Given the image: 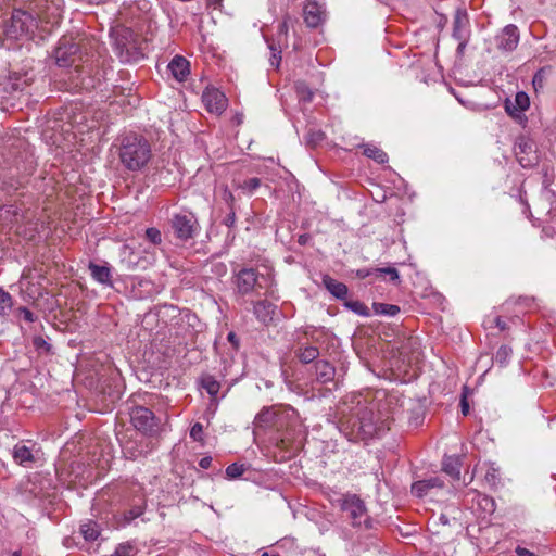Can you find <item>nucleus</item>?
<instances>
[{"instance_id":"f257e3e1","label":"nucleus","mask_w":556,"mask_h":556,"mask_svg":"<svg viewBox=\"0 0 556 556\" xmlns=\"http://www.w3.org/2000/svg\"><path fill=\"white\" fill-rule=\"evenodd\" d=\"M393 397L367 402L357 396L351 405L340 408L339 430L351 442L366 441L389 429Z\"/></svg>"},{"instance_id":"f03ea898","label":"nucleus","mask_w":556,"mask_h":556,"mask_svg":"<svg viewBox=\"0 0 556 556\" xmlns=\"http://www.w3.org/2000/svg\"><path fill=\"white\" fill-rule=\"evenodd\" d=\"M41 0H35L26 9H14L10 21L4 26L8 39H28L38 27V21L45 20Z\"/></svg>"},{"instance_id":"7ed1b4c3","label":"nucleus","mask_w":556,"mask_h":556,"mask_svg":"<svg viewBox=\"0 0 556 556\" xmlns=\"http://www.w3.org/2000/svg\"><path fill=\"white\" fill-rule=\"evenodd\" d=\"M119 159L127 169L139 170L151 159L150 143L143 137L127 135L122 139Z\"/></svg>"},{"instance_id":"20e7f679","label":"nucleus","mask_w":556,"mask_h":556,"mask_svg":"<svg viewBox=\"0 0 556 556\" xmlns=\"http://www.w3.org/2000/svg\"><path fill=\"white\" fill-rule=\"evenodd\" d=\"M340 508L355 528H371L366 505L356 494H345L339 500Z\"/></svg>"},{"instance_id":"39448f33","label":"nucleus","mask_w":556,"mask_h":556,"mask_svg":"<svg viewBox=\"0 0 556 556\" xmlns=\"http://www.w3.org/2000/svg\"><path fill=\"white\" fill-rule=\"evenodd\" d=\"M170 226L176 238L181 241L194 238L200 229L197 217L190 212L175 214L172 217Z\"/></svg>"},{"instance_id":"423d86ee","label":"nucleus","mask_w":556,"mask_h":556,"mask_svg":"<svg viewBox=\"0 0 556 556\" xmlns=\"http://www.w3.org/2000/svg\"><path fill=\"white\" fill-rule=\"evenodd\" d=\"M295 416L292 408L267 407L262 409L255 417V424L258 427H275L281 429L287 419Z\"/></svg>"},{"instance_id":"0eeeda50","label":"nucleus","mask_w":556,"mask_h":556,"mask_svg":"<svg viewBox=\"0 0 556 556\" xmlns=\"http://www.w3.org/2000/svg\"><path fill=\"white\" fill-rule=\"evenodd\" d=\"M41 451L36 443L21 441L12 450L15 464L31 468L40 459Z\"/></svg>"},{"instance_id":"6e6552de","label":"nucleus","mask_w":556,"mask_h":556,"mask_svg":"<svg viewBox=\"0 0 556 556\" xmlns=\"http://www.w3.org/2000/svg\"><path fill=\"white\" fill-rule=\"evenodd\" d=\"M79 47L71 39L64 38L54 51L55 62L60 67L73 66L79 60Z\"/></svg>"},{"instance_id":"1a4fd4ad","label":"nucleus","mask_w":556,"mask_h":556,"mask_svg":"<svg viewBox=\"0 0 556 556\" xmlns=\"http://www.w3.org/2000/svg\"><path fill=\"white\" fill-rule=\"evenodd\" d=\"M134 427L144 434H152L156 429L155 416L144 406H137L130 413Z\"/></svg>"},{"instance_id":"9d476101","label":"nucleus","mask_w":556,"mask_h":556,"mask_svg":"<svg viewBox=\"0 0 556 556\" xmlns=\"http://www.w3.org/2000/svg\"><path fill=\"white\" fill-rule=\"evenodd\" d=\"M496 47L504 52L514 51L519 42V30L516 25L509 24L495 37Z\"/></svg>"},{"instance_id":"9b49d317","label":"nucleus","mask_w":556,"mask_h":556,"mask_svg":"<svg viewBox=\"0 0 556 556\" xmlns=\"http://www.w3.org/2000/svg\"><path fill=\"white\" fill-rule=\"evenodd\" d=\"M202 101L208 112L222 114L227 108V98L216 88H207L202 94Z\"/></svg>"},{"instance_id":"f8f14e48","label":"nucleus","mask_w":556,"mask_h":556,"mask_svg":"<svg viewBox=\"0 0 556 556\" xmlns=\"http://www.w3.org/2000/svg\"><path fill=\"white\" fill-rule=\"evenodd\" d=\"M325 9L317 0H306L303 8L304 22L308 27H318L325 21Z\"/></svg>"},{"instance_id":"ddd939ff","label":"nucleus","mask_w":556,"mask_h":556,"mask_svg":"<svg viewBox=\"0 0 556 556\" xmlns=\"http://www.w3.org/2000/svg\"><path fill=\"white\" fill-rule=\"evenodd\" d=\"M469 20L466 12L457 11L453 21V37L466 47L469 40Z\"/></svg>"},{"instance_id":"4468645a","label":"nucleus","mask_w":556,"mask_h":556,"mask_svg":"<svg viewBox=\"0 0 556 556\" xmlns=\"http://www.w3.org/2000/svg\"><path fill=\"white\" fill-rule=\"evenodd\" d=\"M532 152L533 143L526 138H519L515 144V154L522 167H529L536 161L535 156L530 155Z\"/></svg>"},{"instance_id":"2eb2a0df","label":"nucleus","mask_w":556,"mask_h":556,"mask_svg":"<svg viewBox=\"0 0 556 556\" xmlns=\"http://www.w3.org/2000/svg\"><path fill=\"white\" fill-rule=\"evenodd\" d=\"M257 283V273L252 268H245L237 275V288L241 294L250 293Z\"/></svg>"},{"instance_id":"dca6fc26","label":"nucleus","mask_w":556,"mask_h":556,"mask_svg":"<svg viewBox=\"0 0 556 556\" xmlns=\"http://www.w3.org/2000/svg\"><path fill=\"white\" fill-rule=\"evenodd\" d=\"M444 482L440 477H431L413 483L412 493L418 497L428 495L432 489L442 488Z\"/></svg>"},{"instance_id":"f3484780","label":"nucleus","mask_w":556,"mask_h":556,"mask_svg":"<svg viewBox=\"0 0 556 556\" xmlns=\"http://www.w3.org/2000/svg\"><path fill=\"white\" fill-rule=\"evenodd\" d=\"M189 62L184 56L176 55L168 64V70L172 73V75L176 78L178 81H184L187 79L190 70H189Z\"/></svg>"},{"instance_id":"a211bd4d","label":"nucleus","mask_w":556,"mask_h":556,"mask_svg":"<svg viewBox=\"0 0 556 556\" xmlns=\"http://www.w3.org/2000/svg\"><path fill=\"white\" fill-rule=\"evenodd\" d=\"M291 21V16L285 15L282 21L278 24L275 38L269 40V42H274L278 46V53H281L282 49L288 47V33Z\"/></svg>"},{"instance_id":"6ab92c4d","label":"nucleus","mask_w":556,"mask_h":556,"mask_svg":"<svg viewBox=\"0 0 556 556\" xmlns=\"http://www.w3.org/2000/svg\"><path fill=\"white\" fill-rule=\"evenodd\" d=\"M276 306L268 301H258L254 305V315L264 325L273 320Z\"/></svg>"},{"instance_id":"aec40b11","label":"nucleus","mask_w":556,"mask_h":556,"mask_svg":"<svg viewBox=\"0 0 556 556\" xmlns=\"http://www.w3.org/2000/svg\"><path fill=\"white\" fill-rule=\"evenodd\" d=\"M323 283L325 288L337 299L344 300L346 298L349 289L343 282H340L326 275L323 278Z\"/></svg>"},{"instance_id":"412c9836","label":"nucleus","mask_w":556,"mask_h":556,"mask_svg":"<svg viewBox=\"0 0 556 556\" xmlns=\"http://www.w3.org/2000/svg\"><path fill=\"white\" fill-rule=\"evenodd\" d=\"M91 277L99 283L105 286H112V274L109 266H101L94 263H90L88 266Z\"/></svg>"},{"instance_id":"4be33fe9","label":"nucleus","mask_w":556,"mask_h":556,"mask_svg":"<svg viewBox=\"0 0 556 556\" xmlns=\"http://www.w3.org/2000/svg\"><path fill=\"white\" fill-rule=\"evenodd\" d=\"M359 148L363 150L365 156L374 160L378 164H384L389 160L387 153L372 143H364L361 144Z\"/></svg>"},{"instance_id":"5701e85b","label":"nucleus","mask_w":556,"mask_h":556,"mask_svg":"<svg viewBox=\"0 0 556 556\" xmlns=\"http://www.w3.org/2000/svg\"><path fill=\"white\" fill-rule=\"evenodd\" d=\"M315 367H316V378L319 382L326 383V382L333 380L334 375H336V369L330 363H328L326 361H320V362L316 363Z\"/></svg>"},{"instance_id":"b1692460","label":"nucleus","mask_w":556,"mask_h":556,"mask_svg":"<svg viewBox=\"0 0 556 556\" xmlns=\"http://www.w3.org/2000/svg\"><path fill=\"white\" fill-rule=\"evenodd\" d=\"M462 463L458 457L447 456L443 460V470L455 480L460 479Z\"/></svg>"},{"instance_id":"393cba45","label":"nucleus","mask_w":556,"mask_h":556,"mask_svg":"<svg viewBox=\"0 0 556 556\" xmlns=\"http://www.w3.org/2000/svg\"><path fill=\"white\" fill-rule=\"evenodd\" d=\"M146 507L147 503L144 498L140 500L139 503L132 504L131 507L124 513L125 523H129L132 520L142 516L146 510Z\"/></svg>"},{"instance_id":"a878e982","label":"nucleus","mask_w":556,"mask_h":556,"mask_svg":"<svg viewBox=\"0 0 556 556\" xmlns=\"http://www.w3.org/2000/svg\"><path fill=\"white\" fill-rule=\"evenodd\" d=\"M80 533L86 541H96L100 535V527L97 522L89 520L80 526Z\"/></svg>"},{"instance_id":"bb28decb","label":"nucleus","mask_w":556,"mask_h":556,"mask_svg":"<svg viewBox=\"0 0 556 556\" xmlns=\"http://www.w3.org/2000/svg\"><path fill=\"white\" fill-rule=\"evenodd\" d=\"M202 388L212 396V400L215 399L220 389V383L212 376H205L201 381Z\"/></svg>"},{"instance_id":"cd10ccee","label":"nucleus","mask_w":556,"mask_h":556,"mask_svg":"<svg viewBox=\"0 0 556 556\" xmlns=\"http://www.w3.org/2000/svg\"><path fill=\"white\" fill-rule=\"evenodd\" d=\"M298 356L301 362L308 364L319 356V350L316 346L307 345L299 350Z\"/></svg>"},{"instance_id":"c85d7f7f","label":"nucleus","mask_w":556,"mask_h":556,"mask_svg":"<svg viewBox=\"0 0 556 556\" xmlns=\"http://www.w3.org/2000/svg\"><path fill=\"white\" fill-rule=\"evenodd\" d=\"M372 307L378 315L395 316L400 312V307L393 304L374 303Z\"/></svg>"},{"instance_id":"c756f323","label":"nucleus","mask_w":556,"mask_h":556,"mask_svg":"<svg viewBox=\"0 0 556 556\" xmlns=\"http://www.w3.org/2000/svg\"><path fill=\"white\" fill-rule=\"evenodd\" d=\"M137 552L138 551L134 544L125 542L118 544L111 556H136Z\"/></svg>"},{"instance_id":"7c9ffc66","label":"nucleus","mask_w":556,"mask_h":556,"mask_svg":"<svg viewBox=\"0 0 556 556\" xmlns=\"http://www.w3.org/2000/svg\"><path fill=\"white\" fill-rule=\"evenodd\" d=\"M13 301L10 293L0 289V317L7 315L8 311L11 309Z\"/></svg>"},{"instance_id":"2f4dec72","label":"nucleus","mask_w":556,"mask_h":556,"mask_svg":"<svg viewBox=\"0 0 556 556\" xmlns=\"http://www.w3.org/2000/svg\"><path fill=\"white\" fill-rule=\"evenodd\" d=\"M344 305L359 316H369L368 307L361 301H346Z\"/></svg>"},{"instance_id":"473e14b6","label":"nucleus","mask_w":556,"mask_h":556,"mask_svg":"<svg viewBox=\"0 0 556 556\" xmlns=\"http://www.w3.org/2000/svg\"><path fill=\"white\" fill-rule=\"evenodd\" d=\"M33 345L39 353L49 354L51 353V344L41 336H36L33 339Z\"/></svg>"},{"instance_id":"72a5a7b5","label":"nucleus","mask_w":556,"mask_h":556,"mask_svg":"<svg viewBox=\"0 0 556 556\" xmlns=\"http://www.w3.org/2000/svg\"><path fill=\"white\" fill-rule=\"evenodd\" d=\"M123 453L127 458L136 459L143 454V448L135 447L132 442H126L123 445Z\"/></svg>"},{"instance_id":"f704fd0d","label":"nucleus","mask_w":556,"mask_h":556,"mask_svg":"<svg viewBox=\"0 0 556 556\" xmlns=\"http://www.w3.org/2000/svg\"><path fill=\"white\" fill-rule=\"evenodd\" d=\"M261 186V180L256 177L249 178L239 185L245 193L252 194Z\"/></svg>"},{"instance_id":"c9c22d12","label":"nucleus","mask_w":556,"mask_h":556,"mask_svg":"<svg viewBox=\"0 0 556 556\" xmlns=\"http://www.w3.org/2000/svg\"><path fill=\"white\" fill-rule=\"evenodd\" d=\"M244 472V466L241 464L233 463L226 468V475L228 478L236 479L242 476Z\"/></svg>"},{"instance_id":"e433bc0d","label":"nucleus","mask_w":556,"mask_h":556,"mask_svg":"<svg viewBox=\"0 0 556 556\" xmlns=\"http://www.w3.org/2000/svg\"><path fill=\"white\" fill-rule=\"evenodd\" d=\"M146 237H147V239H148L151 243H153V244H155V245L161 244V242H162V235H161V231H160L159 229H156V228H153V227L148 228V229L146 230Z\"/></svg>"},{"instance_id":"4c0bfd02","label":"nucleus","mask_w":556,"mask_h":556,"mask_svg":"<svg viewBox=\"0 0 556 556\" xmlns=\"http://www.w3.org/2000/svg\"><path fill=\"white\" fill-rule=\"evenodd\" d=\"M190 438L195 442H203V426L195 422L190 429Z\"/></svg>"},{"instance_id":"58836bf2","label":"nucleus","mask_w":556,"mask_h":556,"mask_svg":"<svg viewBox=\"0 0 556 556\" xmlns=\"http://www.w3.org/2000/svg\"><path fill=\"white\" fill-rule=\"evenodd\" d=\"M42 291H43V287L41 286L40 282L33 283L31 281H29L28 285L26 286V292L33 299L34 298H38L39 295H41Z\"/></svg>"},{"instance_id":"ea45409f","label":"nucleus","mask_w":556,"mask_h":556,"mask_svg":"<svg viewBox=\"0 0 556 556\" xmlns=\"http://www.w3.org/2000/svg\"><path fill=\"white\" fill-rule=\"evenodd\" d=\"M510 353H511V349L509 346L502 345L495 354L496 362L504 364L506 362V359L510 356Z\"/></svg>"},{"instance_id":"a19ab883","label":"nucleus","mask_w":556,"mask_h":556,"mask_svg":"<svg viewBox=\"0 0 556 556\" xmlns=\"http://www.w3.org/2000/svg\"><path fill=\"white\" fill-rule=\"evenodd\" d=\"M515 102L519 110L525 111L529 108V97L525 92H518L515 97Z\"/></svg>"},{"instance_id":"79ce46f5","label":"nucleus","mask_w":556,"mask_h":556,"mask_svg":"<svg viewBox=\"0 0 556 556\" xmlns=\"http://www.w3.org/2000/svg\"><path fill=\"white\" fill-rule=\"evenodd\" d=\"M376 273L388 276L391 281L399 280V271L394 267L377 268Z\"/></svg>"},{"instance_id":"37998d69","label":"nucleus","mask_w":556,"mask_h":556,"mask_svg":"<svg viewBox=\"0 0 556 556\" xmlns=\"http://www.w3.org/2000/svg\"><path fill=\"white\" fill-rule=\"evenodd\" d=\"M269 49L271 50L270 64L274 66H278L281 60L280 53H278V46L274 42H269V39H266Z\"/></svg>"},{"instance_id":"c03bdc74","label":"nucleus","mask_w":556,"mask_h":556,"mask_svg":"<svg viewBox=\"0 0 556 556\" xmlns=\"http://www.w3.org/2000/svg\"><path fill=\"white\" fill-rule=\"evenodd\" d=\"M485 480L489 483L496 484L500 481L498 469L490 467L485 473Z\"/></svg>"},{"instance_id":"a18cd8bd","label":"nucleus","mask_w":556,"mask_h":556,"mask_svg":"<svg viewBox=\"0 0 556 556\" xmlns=\"http://www.w3.org/2000/svg\"><path fill=\"white\" fill-rule=\"evenodd\" d=\"M476 496L478 498V504L480 506H482L484 509H488V507L490 506V510H492V508L494 506V502L491 497H489L486 495L479 494V493H477Z\"/></svg>"},{"instance_id":"49530a36","label":"nucleus","mask_w":556,"mask_h":556,"mask_svg":"<svg viewBox=\"0 0 556 556\" xmlns=\"http://www.w3.org/2000/svg\"><path fill=\"white\" fill-rule=\"evenodd\" d=\"M18 314L24 318V320L28 321V323H33L35 321V315L33 312H30L28 308L26 307H20L18 308Z\"/></svg>"},{"instance_id":"de8ad7c7","label":"nucleus","mask_w":556,"mask_h":556,"mask_svg":"<svg viewBox=\"0 0 556 556\" xmlns=\"http://www.w3.org/2000/svg\"><path fill=\"white\" fill-rule=\"evenodd\" d=\"M491 321L502 331L507 328L506 323L501 318V316H495Z\"/></svg>"},{"instance_id":"09e8293b","label":"nucleus","mask_w":556,"mask_h":556,"mask_svg":"<svg viewBox=\"0 0 556 556\" xmlns=\"http://www.w3.org/2000/svg\"><path fill=\"white\" fill-rule=\"evenodd\" d=\"M236 223V215L233 212L229 213L225 219H224V224L227 226V227H232Z\"/></svg>"},{"instance_id":"8fccbe9b","label":"nucleus","mask_w":556,"mask_h":556,"mask_svg":"<svg viewBox=\"0 0 556 556\" xmlns=\"http://www.w3.org/2000/svg\"><path fill=\"white\" fill-rule=\"evenodd\" d=\"M515 556H536L535 554H533L532 552L526 549V548H517L516 549V555Z\"/></svg>"},{"instance_id":"3c124183","label":"nucleus","mask_w":556,"mask_h":556,"mask_svg":"<svg viewBox=\"0 0 556 556\" xmlns=\"http://www.w3.org/2000/svg\"><path fill=\"white\" fill-rule=\"evenodd\" d=\"M515 556H536L535 554H533L532 552L526 549V548H517L516 549V555Z\"/></svg>"},{"instance_id":"603ef678","label":"nucleus","mask_w":556,"mask_h":556,"mask_svg":"<svg viewBox=\"0 0 556 556\" xmlns=\"http://www.w3.org/2000/svg\"><path fill=\"white\" fill-rule=\"evenodd\" d=\"M462 413L464 416L468 415L469 414V404L467 403L466 401V397H463L462 400Z\"/></svg>"},{"instance_id":"864d4df0","label":"nucleus","mask_w":556,"mask_h":556,"mask_svg":"<svg viewBox=\"0 0 556 556\" xmlns=\"http://www.w3.org/2000/svg\"><path fill=\"white\" fill-rule=\"evenodd\" d=\"M211 462H212V459H211L210 457H203V458L200 460V466H201L202 468H205V469H206V468H208V467H210Z\"/></svg>"},{"instance_id":"5fc2aeb1","label":"nucleus","mask_w":556,"mask_h":556,"mask_svg":"<svg viewBox=\"0 0 556 556\" xmlns=\"http://www.w3.org/2000/svg\"><path fill=\"white\" fill-rule=\"evenodd\" d=\"M227 339L233 345H238V341H237L236 334L233 332H229L228 336H227Z\"/></svg>"},{"instance_id":"6e6d98bb","label":"nucleus","mask_w":556,"mask_h":556,"mask_svg":"<svg viewBox=\"0 0 556 556\" xmlns=\"http://www.w3.org/2000/svg\"><path fill=\"white\" fill-rule=\"evenodd\" d=\"M369 275V271L368 270H365V269H361L357 271V276L361 277V278H365Z\"/></svg>"},{"instance_id":"4d7b16f0","label":"nucleus","mask_w":556,"mask_h":556,"mask_svg":"<svg viewBox=\"0 0 556 556\" xmlns=\"http://www.w3.org/2000/svg\"><path fill=\"white\" fill-rule=\"evenodd\" d=\"M540 81H542V77H541L540 73H536L534 75L533 83L535 84V83H540Z\"/></svg>"},{"instance_id":"13d9d810","label":"nucleus","mask_w":556,"mask_h":556,"mask_svg":"<svg viewBox=\"0 0 556 556\" xmlns=\"http://www.w3.org/2000/svg\"><path fill=\"white\" fill-rule=\"evenodd\" d=\"M540 81H542V77H541L540 73H536L534 75L533 83L535 84V83H540Z\"/></svg>"},{"instance_id":"bf43d9fd","label":"nucleus","mask_w":556,"mask_h":556,"mask_svg":"<svg viewBox=\"0 0 556 556\" xmlns=\"http://www.w3.org/2000/svg\"><path fill=\"white\" fill-rule=\"evenodd\" d=\"M9 556H22L20 551L9 553Z\"/></svg>"},{"instance_id":"052dcab7","label":"nucleus","mask_w":556,"mask_h":556,"mask_svg":"<svg viewBox=\"0 0 556 556\" xmlns=\"http://www.w3.org/2000/svg\"><path fill=\"white\" fill-rule=\"evenodd\" d=\"M303 98L305 100H311L312 99V92L311 91H307V94L306 96H303Z\"/></svg>"},{"instance_id":"680f3d73","label":"nucleus","mask_w":556,"mask_h":556,"mask_svg":"<svg viewBox=\"0 0 556 556\" xmlns=\"http://www.w3.org/2000/svg\"><path fill=\"white\" fill-rule=\"evenodd\" d=\"M299 91L302 92L303 96H306V90H302L300 87H299Z\"/></svg>"},{"instance_id":"e2e57ef3","label":"nucleus","mask_w":556,"mask_h":556,"mask_svg":"<svg viewBox=\"0 0 556 556\" xmlns=\"http://www.w3.org/2000/svg\"><path fill=\"white\" fill-rule=\"evenodd\" d=\"M465 47H460V43L458 45V51L464 50Z\"/></svg>"},{"instance_id":"0e129e2a","label":"nucleus","mask_w":556,"mask_h":556,"mask_svg":"<svg viewBox=\"0 0 556 556\" xmlns=\"http://www.w3.org/2000/svg\"><path fill=\"white\" fill-rule=\"evenodd\" d=\"M261 556H269L268 553H263Z\"/></svg>"}]
</instances>
